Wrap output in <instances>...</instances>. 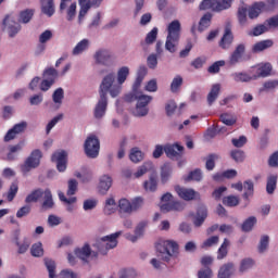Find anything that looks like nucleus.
<instances>
[{"label": "nucleus", "instance_id": "8fccbe9b", "mask_svg": "<svg viewBox=\"0 0 278 278\" xmlns=\"http://www.w3.org/2000/svg\"><path fill=\"white\" fill-rule=\"evenodd\" d=\"M17 247V253L20 255H23L25 253H27V251H29V247H31V241L29 240V238L24 237L23 242H20V245H15Z\"/></svg>", "mask_w": 278, "mask_h": 278}, {"label": "nucleus", "instance_id": "69168bd1", "mask_svg": "<svg viewBox=\"0 0 278 278\" xmlns=\"http://www.w3.org/2000/svg\"><path fill=\"white\" fill-rule=\"evenodd\" d=\"M151 101H153V97L140 93L136 105L148 108Z\"/></svg>", "mask_w": 278, "mask_h": 278}, {"label": "nucleus", "instance_id": "4d7b16f0", "mask_svg": "<svg viewBox=\"0 0 278 278\" xmlns=\"http://www.w3.org/2000/svg\"><path fill=\"white\" fill-rule=\"evenodd\" d=\"M269 242L270 237H268V235L262 236L258 243V253H266V251L268 250Z\"/></svg>", "mask_w": 278, "mask_h": 278}, {"label": "nucleus", "instance_id": "680f3d73", "mask_svg": "<svg viewBox=\"0 0 278 278\" xmlns=\"http://www.w3.org/2000/svg\"><path fill=\"white\" fill-rule=\"evenodd\" d=\"M147 227H149V220L139 222L135 228L136 236L142 238V236H144V229H147Z\"/></svg>", "mask_w": 278, "mask_h": 278}, {"label": "nucleus", "instance_id": "e2e57ef3", "mask_svg": "<svg viewBox=\"0 0 278 278\" xmlns=\"http://www.w3.org/2000/svg\"><path fill=\"white\" fill-rule=\"evenodd\" d=\"M216 160H218V154H210L205 162L206 170H214L216 167Z\"/></svg>", "mask_w": 278, "mask_h": 278}, {"label": "nucleus", "instance_id": "473e14b6", "mask_svg": "<svg viewBox=\"0 0 278 278\" xmlns=\"http://www.w3.org/2000/svg\"><path fill=\"white\" fill-rule=\"evenodd\" d=\"M53 205H55V203L53 202V194L51 193L50 189H46L43 191V202L41 204V207L43 210H52Z\"/></svg>", "mask_w": 278, "mask_h": 278}, {"label": "nucleus", "instance_id": "6ab92c4d", "mask_svg": "<svg viewBox=\"0 0 278 278\" xmlns=\"http://www.w3.org/2000/svg\"><path fill=\"white\" fill-rule=\"evenodd\" d=\"M41 12L49 18L55 14V0H40Z\"/></svg>", "mask_w": 278, "mask_h": 278}, {"label": "nucleus", "instance_id": "39448f33", "mask_svg": "<svg viewBox=\"0 0 278 278\" xmlns=\"http://www.w3.org/2000/svg\"><path fill=\"white\" fill-rule=\"evenodd\" d=\"M1 29L8 34L9 38H16L21 34L23 26L16 22V18L12 14H7L2 20Z\"/></svg>", "mask_w": 278, "mask_h": 278}, {"label": "nucleus", "instance_id": "f3484780", "mask_svg": "<svg viewBox=\"0 0 278 278\" xmlns=\"http://www.w3.org/2000/svg\"><path fill=\"white\" fill-rule=\"evenodd\" d=\"M143 188L146 192H156L157 191V173H150L149 179L143 182Z\"/></svg>", "mask_w": 278, "mask_h": 278}, {"label": "nucleus", "instance_id": "0eeeda50", "mask_svg": "<svg viewBox=\"0 0 278 278\" xmlns=\"http://www.w3.org/2000/svg\"><path fill=\"white\" fill-rule=\"evenodd\" d=\"M84 149L85 155H87V157L90 160H96V157H99V151L101 149L99 138L96 135H90L87 137L84 143Z\"/></svg>", "mask_w": 278, "mask_h": 278}, {"label": "nucleus", "instance_id": "79ce46f5", "mask_svg": "<svg viewBox=\"0 0 278 278\" xmlns=\"http://www.w3.org/2000/svg\"><path fill=\"white\" fill-rule=\"evenodd\" d=\"M255 225H257V217L250 216L243 222L241 229L245 233H249V231H253V227H255Z\"/></svg>", "mask_w": 278, "mask_h": 278}, {"label": "nucleus", "instance_id": "37998d69", "mask_svg": "<svg viewBox=\"0 0 278 278\" xmlns=\"http://www.w3.org/2000/svg\"><path fill=\"white\" fill-rule=\"evenodd\" d=\"M88 0H78V5H80V10L78 13V23H81L84 21V17L88 14L91 7L87 3Z\"/></svg>", "mask_w": 278, "mask_h": 278}, {"label": "nucleus", "instance_id": "a19ab883", "mask_svg": "<svg viewBox=\"0 0 278 278\" xmlns=\"http://www.w3.org/2000/svg\"><path fill=\"white\" fill-rule=\"evenodd\" d=\"M185 181H202L203 180V172L201 168H195L191 170L188 176L184 177Z\"/></svg>", "mask_w": 278, "mask_h": 278}, {"label": "nucleus", "instance_id": "a18cd8bd", "mask_svg": "<svg viewBox=\"0 0 278 278\" xmlns=\"http://www.w3.org/2000/svg\"><path fill=\"white\" fill-rule=\"evenodd\" d=\"M119 214H132L131 202L127 199H122L118 202Z\"/></svg>", "mask_w": 278, "mask_h": 278}, {"label": "nucleus", "instance_id": "c03bdc74", "mask_svg": "<svg viewBox=\"0 0 278 278\" xmlns=\"http://www.w3.org/2000/svg\"><path fill=\"white\" fill-rule=\"evenodd\" d=\"M58 75H59L58 70L53 67H48L42 73L43 79L48 81H53V84H55V79H58Z\"/></svg>", "mask_w": 278, "mask_h": 278}, {"label": "nucleus", "instance_id": "864d4df0", "mask_svg": "<svg viewBox=\"0 0 278 278\" xmlns=\"http://www.w3.org/2000/svg\"><path fill=\"white\" fill-rule=\"evenodd\" d=\"M247 14H249V9L244 5L239 7L238 21H239V24L242 26L247 25Z\"/></svg>", "mask_w": 278, "mask_h": 278}, {"label": "nucleus", "instance_id": "f8f14e48", "mask_svg": "<svg viewBox=\"0 0 278 278\" xmlns=\"http://www.w3.org/2000/svg\"><path fill=\"white\" fill-rule=\"evenodd\" d=\"M247 51V47L243 43H240L236 47L235 51L230 54L228 63L230 66H236L239 62H242V56Z\"/></svg>", "mask_w": 278, "mask_h": 278}, {"label": "nucleus", "instance_id": "20e7f679", "mask_svg": "<svg viewBox=\"0 0 278 278\" xmlns=\"http://www.w3.org/2000/svg\"><path fill=\"white\" fill-rule=\"evenodd\" d=\"M179 245L175 241H165L156 245V253L159 260L163 262H170V257H177Z\"/></svg>", "mask_w": 278, "mask_h": 278}, {"label": "nucleus", "instance_id": "4be33fe9", "mask_svg": "<svg viewBox=\"0 0 278 278\" xmlns=\"http://www.w3.org/2000/svg\"><path fill=\"white\" fill-rule=\"evenodd\" d=\"M199 8L200 10H216L217 12H220V10H223V4L220 3V0H203Z\"/></svg>", "mask_w": 278, "mask_h": 278}, {"label": "nucleus", "instance_id": "bf43d9fd", "mask_svg": "<svg viewBox=\"0 0 278 278\" xmlns=\"http://www.w3.org/2000/svg\"><path fill=\"white\" fill-rule=\"evenodd\" d=\"M77 16V2H73L66 10V21H75Z\"/></svg>", "mask_w": 278, "mask_h": 278}, {"label": "nucleus", "instance_id": "2f4dec72", "mask_svg": "<svg viewBox=\"0 0 278 278\" xmlns=\"http://www.w3.org/2000/svg\"><path fill=\"white\" fill-rule=\"evenodd\" d=\"M266 31H270V28H268V25L266 24V21L263 24H258L255 27H253L250 31H248V36L257 37L262 36V34H266Z\"/></svg>", "mask_w": 278, "mask_h": 278}, {"label": "nucleus", "instance_id": "2eb2a0df", "mask_svg": "<svg viewBox=\"0 0 278 278\" xmlns=\"http://www.w3.org/2000/svg\"><path fill=\"white\" fill-rule=\"evenodd\" d=\"M233 42V34H231V23H227L225 27V34L219 42L222 49H229Z\"/></svg>", "mask_w": 278, "mask_h": 278}, {"label": "nucleus", "instance_id": "412c9836", "mask_svg": "<svg viewBox=\"0 0 278 278\" xmlns=\"http://www.w3.org/2000/svg\"><path fill=\"white\" fill-rule=\"evenodd\" d=\"M147 173H155L153 162L151 161L144 162L141 166H139L134 176L136 177V179H140V177L147 175Z\"/></svg>", "mask_w": 278, "mask_h": 278}, {"label": "nucleus", "instance_id": "f03ea898", "mask_svg": "<svg viewBox=\"0 0 278 278\" xmlns=\"http://www.w3.org/2000/svg\"><path fill=\"white\" fill-rule=\"evenodd\" d=\"M167 36L165 39V51L168 53H177L179 41L181 40V22L179 20L172 21L166 27Z\"/></svg>", "mask_w": 278, "mask_h": 278}, {"label": "nucleus", "instance_id": "f704fd0d", "mask_svg": "<svg viewBox=\"0 0 278 278\" xmlns=\"http://www.w3.org/2000/svg\"><path fill=\"white\" fill-rule=\"evenodd\" d=\"M229 247H231V241L229 239H224V242L217 250V260H225L229 255Z\"/></svg>", "mask_w": 278, "mask_h": 278}, {"label": "nucleus", "instance_id": "393cba45", "mask_svg": "<svg viewBox=\"0 0 278 278\" xmlns=\"http://www.w3.org/2000/svg\"><path fill=\"white\" fill-rule=\"evenodd\" d=\"M24 147L25 141H21L15 146H9V153L7 154L8 162H14V160H16V154L20 153V151H23Z\"/></svg>", "mask_w": 278, "mask_h": 278}, {"label": "nucleus", "instance_id": "338daca9", "mask_svg": "<svg viewBox=\"0 0 278 278\" xmlns=\"http://www.w3.org/2000/svg\"><path fill=\"white\" fill-rule=\"evenodd\" d=\"M157 27H154L150 33L146 36V45H153L155 40H157Z\"/></svg>", "mask_w": 278, "mask_h": 278}, {"label": "nucleus", "instance_id": "4c0bfd02", "mask_svg": "<svg viewBox=\"0 0 278 278\" xmlns=\"http://www.w3.org/2000/svg\"><path fill=\"white\" fill-rule=\"evenodd\" d=\"M277 175H269L267 177L266 184V192L267 194H275V190H277Z\"/></svg>", "mask_w": 278, "mask_h": 278}, {"label": "nucleus", "instance_id": "58836bf2", "mask_svg": "<svg viewBox=\"0 0 278 278\" xmlns=\"http://www.w3.org/2000/svg\"><path fill=\"white\" fill-rule=\"evenodd\" d=\"M130 162L134 164H138L144 160V152H142L139 148H132L129 154Z\"/></svg>", "mask_w": 278, "mask_h": 278}, {"label": "nucleus", "instance_id": "052dcab7", "mask_svg": "<svg viewBox=\"0 0 278 278\" xmlns=\"http://www.w3.org/2000/svg\"><path fill=\"white\" fill-rule=\"evenodd\" d=\"M79 186V182H77L76 179H70L67 182V197H73L77 193V188Z\"/></svg>", "mask_w": 278, "mask_h": 278}, {"label": "nucleus", "instance_id": "6e6d98bb", "mask_svg": "<svg viewBox=\"0 0 278 278\" xmlns=\"http://www.w3.org/2000/svg\"><path fill=\"white\" fill-rule=\"evenodd\" d=\"M45 265L49 273V278H56L55 276V261L51 258H45Z\"/></svg>", "mask_w": 278, "mask_h": 278}, {"label": "nucleus", "instance_id": "c756f323", "mask_svg": "<svg viewBox=\"0 0 278 278\" xmlns=\"http://www.w3.org/2000/svg\"><path fill=\"white\" fill-rule=\"evenodd\" d=\"M45 191L41 188L33 190L26 198L25 203H38V200L42 199Z\"/></svg>", "mask_w": 278, "mask_h": 278}, {"label": "nucleus", "instance_id": "c9c22d12", "mask_svg": "<svg viewBox=\"0 0 278 278\" xmlns=\"http://www.w3.org/2000/svg\"><path fill=\"white\" fill-rule=\"evenodd\" d=\"M88 47H90V40L83 39L76 45V47H74L72 55H81L84 51H88Z\"/></svg>", "mask_w": 278, "mask_h": 278}, {"label": "nucleus", "instance_id": "ddd939ff", "mask_svg": "<svg viewBox=\"0 0 278 278\" xmlns=\"http://www.w3.org/2000/svg\"><path fill=\"white\" fill-rule=\"evenodd\" d=\"M205 218H207V206L205 204H198L195 218L193 220L194 227H201L203 223H205Z\"/></svg>", "mask_w": 278, "mask_h": 278}, {"label": "nucleus", "instance_id": "5701e85b", "mask_svg": "<svg viewBox=\"0 0 278 278\" xmlns=\"http://www.w3.org/2000/svg\"><path fill=\"white\" fill-rule=\"evenodd\" d=\"M52 101L54 103L53 110L58 111L62 108V102L64 101V89L62 87L53 91Z\"/></svg>", "mask_w": 278, "mask_h": 278}, {"label": "nucleus", "instance_id": "cd10ccee", "mask_svg": "<svg viewBox=\"0 0 278 278\" xmlns=\"http://www.w3.org/2000/svg\"><path fill=\"white\" fill-rule=\"evenodd\" d=\"M235 265L232 262L224 264L218 271V278H230L233 275Z\"/></svg>", "mask_w": 278, "mask_h": 278}, {"label": "nucleus", "instance_id": "f257e3e1", "mask_svg": "<svg viewBox=\"0 0 278 278\" xmlns=\"http://www.w3.org/2000/svg\"><path fill=\"white\" fill-rule=\"evenodd\" d=\"M99 97L108 99V94L112 97V99H116L123 92V86L116 81V73L110 72L106 74L99 86Z\"/></svg>", "mask_w": 278, "mask_h": 278}, {"label": "nucleus", "instance_id": "603ef678", "mask_svg": "<svg viewBox=\"0 0 278 278\" xmlns=\"http://www.w3.org/2000/svg\"><path fill=\"white\" fill-rule=\"evenodd\" d=\"M173 173V168L170 167V165L165 164L162 169H161V181L162 184H166V181H168V179L170 178V175Z\"/></svg>", "mask_w": 278, "mask_h": 278}, {"label": "nucleus", "instance_id": "c85d7f7f", "mask_svg": "<svg viewBox=\"0 0 278 278\" xmlns=\"http://www.w3.org/2000/svg\"><path fill=\"white\" fill-rule=\"evenodd\" d=\"M115 76H116L115 81H117L119 86H123V84L127 81V77H129V67L128 66L119 67Z\"/></svg>", "mask_w": 278, "mask_h": 278}, {"label": "nucleus", "instance_id": "7c9ffc66", "mask_svg": "<svg viewBox=\"0 0 278 278\" xmlns=\"http://www.w3.org/2000/svg\"><path fill=\"white\" fill-rule=\"evenodd\" d=\"M264 10V2H256L248 10V16L249 18H257L260 14H262V11Z\"/></svg>", "mask_w": 278, "mask_h": 278}, {"label": "nucleus", "instance_id": "9d476101", "mask_svg": "<svg viewBox=\"0 0 278 278\" xmlns=\"http://www.w3.org/2000/svg\"><path fill=\"white\" fill-rule=\"evenodd\" d=\"M175 190L180 199L184 201H194V199H200L201 194L192 188H186L181 186H176Z\"/></svg>", "mask_w": 278, "mask_h": 278}, {"label": "nucleus", "instance_id": "72a5a7b5", "mask_svg": "<svg viewBox=\"0 0 278 278\" xmlns=\"http://www.w3.org/2000/svg\"><path fill=\"white\" fill-rule=\"evenodd\" d=\"M35 12L36 11L34 9H26L24 11H21L17 23L27 25V23H29L31 21V18H34Z\"/></svg>", "mask_w": 278, "mask_h": 278}, {"label": "nucleus", "instance_id": "a211bd4d", "mask_svg": "<svg viewBox=\"0 0 278 278\" xmlns=\"http://www.w3.org/2000/svg\"><path fill=\"white\" fill-rule=\"evenodd\" d=\"M271 73H273V64H270L269 62L263 63L257 68L256 74H254V79L257 80L260 78L270 77Z\"/></svg>", "mask_w": 278, "mask_h": 278}, {"label": "nucleus", "instance_id": "6e6552de", "mask_svg": "<svg viewBox=\"0 0 278 278\" xmlns=\"http://www.w3.org/2000/svg\"><path fill=\"white\" fill-rule=\"evenodd\" d=\"M93 60L100 66H112L114 64V54L109 49L100 48L94 52Z\"/></svg>", "mask_w": 278, "mask_h": 278}, {"label": "nucleus", "instance_id": "0e129e2a", "mask_svg": "<svg viewBox=\"0 0 278 278\" xmlns=\"http://www.w3.org/2000/svg\"><path fill=\"white\" fill-rule=\"evenodd\" d=\"M230 157L235 162H237V164H240V163L244 162V157H245L244 151H242V150H232L230 152Z\"/></svg>", "mask_w": 278, "mask_h": 278}, {"label": "nucleus", "instance_id": "ea45409f", "mask_svg": "<svg viewBox=\"0 0 278 278\" xmlns=\"http://www.w3.org/2000/svg\"><path fill=\"white\" fill-rule=\"evenodd\" d=\"M210 25H212V13H206L201 17L199 22L198 30L200 33L205 31V29H207Z\"/></svg>", "mask_w": 278, "mask_h": 278}, {"label": "nucleus", "instance_id": "4468645a", "mask_svg": "<svg viewBox=\"0 0 278 278\" xmlns=\"http://www.w3.org/2000/svg\"><path fill=\"white\" fill-rule=\"evenodd\" d=\"M108 111V99L100 97L98 103L96 104L93 116L94 118H103L105 116V112Z\"/></svg>", "mask_w": 278, "mask_h": 278}, {"label": "nucleus", "instance_id": "de8ad7c7", "mask_svg": "<svg viewBox=\"0 0 278 278\" xmlns=\"http://www.w3.org/2000/svg\"><path fill=\"white\" fill-rule=\"evenodd\" d=\"M278 88V79H269L263 84V88H261V92H270L273 90H277Z\"/></svg>", "mask_w": 278, "mask_h": 278}, {"label": "nucleus", "instance_id": "a878e982", "mask_svg": "<svg viewBox=\"0 0 278 278\" xmlns=\"http://www.w3.org/2000/svg\"><path fill=\"white\" fill-rule=\"evenodd\" d=\"M275 45V41L273 39L262 40L256 42L252 47L253 53H262V51H266V49H270Z\"/></svg>", "mask_w": 278, "mask_h": 278}, {"label": "nucleus", "instance_id": "b1692460", "mask_svg": "<svg viewBox=\"0 0 278 278\" xmlns=\"http://www.w3.org/2000/svg\"><path fill=\"white\" fill-rule=\"evenodd\" d=\"M110 188H112V177L110 175L101 176L99 181L100 194H106Z\"/></svg>", "mask_w": 278, "mask_h": 278}, {"label": "nucleus", "instance_id": "dca6fc26", "mask_svg": "<svg viewBox=\"0 0 278 278\" xmlns=\"http://www.w3.org/2000/svg\"><path fill=\"white\" fill-rule=\"evenodd\" d=\"M74 253L78 260L84 262V264H88V257L92 255V249L90 248V244L86 243L84 247L75 249Z\"/></svg>", "mask_w": 278, "mask_h": 278}, {"label": "nucleus", "instance_id": "423d86ee", "mask_svg": "<svg viewBox=\"0 0 278 278\" xmlns=\"http://www.w3.org/2000/svg\"><path fill=\"white\" fill-rule=\"evenodd\" d=\"M40 160H42V151L39 149L34 150L30 155L21 165V172L23 175H29L30 170L40 166Z\"/></svg>", "mask_w": 278, "mask_h": 278}, {"label": "nucleus", "instance_id": "774afa93", "mask_svg": "<svg viewBox=\"0 0 278 278\" xmlns=\"http://www.w3.org/2000/svg\"><path fill=\"white\" fill-rule=\"evenodd\" d=\"M59 278H80V277H79V274L71 269H63L60 271Z\"/></svg>", "mask_w": 278, "mask_h": 278}, {"label": "nucleus", "instance_id": "13d9d810", "mask_svg": "<svg viewBox=\"0 0 278 278\" xmlns=\"http://www.w3.org/2000/svg\"><path fill=\"white\" fill-rule=\"evenodd\" d=\"M181 86H184V78L178 75L172 80L170 91L174 93L179 92V88H181Z\"/></svg>", "mask_w": 278, "mask_h": 278}, {"label": "nucleus", "instance_id": "bb28decb", "mask_svg": "<svg viewBox=\"0 0 278 278\" xmlns=\"http://www.w3.org/2000/svg\"><path fill=\"white\" fill-rule=\"evenodd\" d=\"M218 94H220V84H215L212 86L211 91L206 97L207 105H214L216 99H218Z\"/></svg>", "mask_w": 278, "mask_h": 278}, {"label": "nucleus", "instance_id": "5fc2aeb1", "mask_svg": "<svg viewBox=\"0 0 278 278\" xmlns=\"http://www.w3.org/2000/svg\"><path fill=\"white\" fill-rule=\"evenodd\" d=\"M30 253L33 257H42L45 255V250L42 249V243L38 242L31 245Z\"/></svg>", "mask_w": 278, "mask_h": 278}, {"label": "nucleus", "instance_id": "e433bc0d", "mask_svg": "<svg viewBox=\"0 0 278 278\" xmlns=\"http://www.w3.org/2000/svg\"><path fill=\"white\" fill-rule=\"evenodd\" d=\"M255 266V261L251 257L242 258L239 265V273L243 275V273H249L251 268Z\"/></svg>", "mask_w": 278, "mask_h": 278}, {"label": "nucleus", "instance_id": "aec40b11", "mask_svg": "<svg viewBox=\"0 0 278 278\" xmlns=\"http://www.w3.org/2000/svg\"><path fill=\"white\" fill-rule=\"evenodd\" d=\"M231 77L237 84H249L250 81H255L254 75L251 76V74L247 72H236L231 74Z\"/></svg>", "mask_w": 278, "mask_h": 278}, {"label": "nucleus", "instance_id": "09e8293b", "mask_svg": "<svg viewBox=\"0 0 278 278\" xmlns=\"http://www.w3.org/2000/svg\"><path fill=\"white\" fill-rule=\"evenodd\" d=\"M223 203L227 207H236V206L240 205V198H238L236 195H227L223 199Z\"/></svg>", "mask_w": 278, "mask_h": 278}, {"label": "nucleus", "instance_id": "7ed1b4c3", "mask_svg": "<svg viewBox=\"0 0 278 278\" xmlns=\"http://www.w3.org/2000/svg\"><path fill=\"white\" fill-rule=\"evenodd\" d=\"M123 236V231L119 230L115 233L102 237L97 241L96 247L101 255H108V252L118 247V238Z\"/></svg>", "mask_w": 278, "mask_h": 278}, {"label": "nucleus", "instance_id": "3c124183", "mask_svg": "<svg viewBox=\"0 0 278 278\" xmlns=\"http://www.w3.org/2000/svg\"><path fill=\"white\" fill-rule=\"evenodd\" d=\"M243 189L245 190L243 193V199L249 200V197H253V191H254L253 180H245L243 182Z\"/></svg>", "mask_w": 278, "mask_h": 278}, {"label": "nucleus", "instance_id": "1a4fd4ad", "mask_svg": "<svg viewBox=\"0 0 278 278\" xmlns=\"http://www.w3.org/2000/svg\"><path fill=\"white\" fill-rule=\"evenodd\" d=\"M51 161L56 164L59 173H64V170H66V164H68V153L64 150L54 152L51 156Z\"/></svg>", "mask_w": 278, "mask_h": 278}, {"label": "nucleus", "instance_id": "49530a36", "mask_svg": "<svg viewBox=\"0 0 278 278\" xmlns=\"http://www.w3.org/2000/svg\"><path fill=\"white\" fill-rule=\"evenodd\" d=\"M64 119V114L60 113L59 115L54 116L46 126V134L47 136H49L51 134V129H53V127H55L60 121Z\"/></svg>", "mask_w": 278, "mask_h": 278}, {"label": "nucleus", "instance_id": "9b49d317", "mask_svg": "<svg viewBox=\"0 0 278 278\" xmlns=\"http://www.w3.org/2000/svg\"><path fill=\"white\" fill-rule=\"evenodd\" d=\"M164 151L167 157L170 160H179V157H181L184 154V147L179 143L167 144L164 147Z\"/></svg>", "mask_w": 278, "mask_h": 278}]
</instances>
